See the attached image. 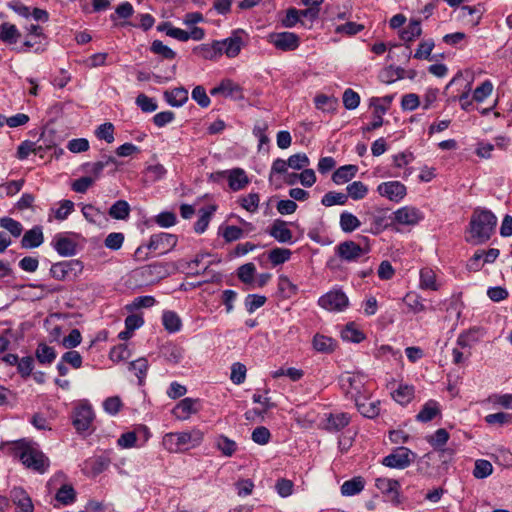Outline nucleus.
Segmentation results:
<instances>
[{
  "label": "nucleus",
  "mask_w": 512,
  "mask_h": 512,
  "mask_svg": "<svg viewBox=\"0 0 512 512\" xmlns=\"http://www.w3.org/2000/svg\"><path fill=\"white\" fill-rule=\"evenodd\" d=\"M497 225L496 216L489 210L476 209L470 219L466 241L482 244L490 239Z\"/></svg>",
  "instance_id": "nucleus-1"
},
{
  "label": "nucleus",
  "mask_w": 512,
  "mask_h": 512,
  "mask_svg": "<svg viewBox=\"0 0 512 512\" xmlns=\"http://www.w3.org/2000/svg\"><path fill=\"white\" fill-rule=\"evenodd\" d=\"M12 452L22 464L38 473H44L49 467V459L35 443L19 440L12 444Z\"/></svg>",
  "instance_id": "nucleus-2"
},
{
  "label": "nucleus",
  "mask_w": 512,
  "mask_h": 512,
  "mask_svg": "<svg viewBox=\"0 0 512 512\" xmlns=\"http://www.w3.org/2000/svg\"><path fill=\"white\" fill-rule=\"evenodd\" d=\"M204 439V433L197 428L183 432H170L164 435L163 447L171 453H178L198 447Z\"/></svg>",
  "instance_id": "nucleus-3"
},
{
  "label": "nucleus",
  "mask_w": 512,
  "mask_h": 512,
  "mask_svg": "<svg viewBox=\"0 0 512 512\" xmlns=\"http://www.w3.org/2000/svg\"><path fill=\"white\" fill-rule=\"evenodd\" d=\"M366 382L367 376L360 372H345L340 377L341 388L354 401L356 398L366 399V394H369Z\"/></svg>",
  "instance_id": "nucleus-4"
},
{
  "label": "nucleus",
  "mask_w": 512,
  "mask_h": 512,
  "mask_svg": "<svg viewBox=\"0 0 512 512\" xmlns=\"http://www.w3.org/2000/svg\"><path fill=\"white\" fill-rule=\"evenodd\" d=\"M363 243H356L352 240H346L338 244L335 248L336 255L345 262H357L363 256L370 252V244L367 237H361Z\"/></svg>",
  "instance_id": "nucleus-5"
},
{
  "label": "nucleus",
  "mask_w": 512,
  "mask_h": 512,
  "mask_svg": "<svg viewBox=\"0 0 512 512\" xmlns=\"http://www.w3.org/2000/svg\"><path fill=\"white\" fill-rule=\"evenodd\" d=\"M267 42L277 50L289 52L299 47L300 38L293 32H272L267 35Z\"/></svg>",
  "instance_id": "nucleus-6"
},
{
  "label": "nucleus",
  "mask_w": 512,
  "mask_h": 512,
  "mask_svg": "<svg viewBox=\"0 0 512 512\" xmlns=\"http://www.w3.org/2000/svg\"><path fill=\"white\" fill-rule=\"evenodd\" d=\"M318 304L325 310L341 312L348 307L349 299L342 290L334 289L322 295Z\"/></svg>",
  "instance_id": "nucleus-7"
},
{
  "label": "nucleus",
  "mask_w": 512,
  "mask_h": 512,
  "mask_svg": "<svg viewBox=\"0 0 512 512\" xmlns=\"http://www.w3.org/2000/svg\"><path fill=\"white\" fill-rule=\"evenodd\" d=\"M415 454L407 447H398L382 459V464L389 468L405 469L413 461Z\"/></svg>",
  "instance_id": "nucleus-8"
},
{
  "label": "nucleus",
  "mask_w": 512,
  "mask_h": 512,
  "mask_svg": "<svg viewBox=\"0 0 512 512\" xmlns=\"http://www.w3.org/2000/svg\"><path fill=\"white\" fill-rule=\"evenodd\" d=\"M246 38L247 34L244 30H234L230 37L219 41L222 54H225L229 58L238 56L245 44Z\"/></svg>",
  "instance_id": "nucleus-9"
},
{
  "label": "nucleus",
  "mask_w": 512,
  "mask_h": 512,
  "mask_svg": "<svg viewBox=\"0 0 512 512\" xmlns=\"http://www.w3.org/2000/svg\"><path fill=\"white\" fill-rule=\"evenodd\" d=\"M82 270L83 266L79 260H70L53 264L50 268V274L53 278L63 281L71 275L77 276Z\"/></svg>",
  "instance_id": "nucleus-10"
},
{
  "label": "nucleus",
  "mask_w": 512,
  "mask_h": 512,
  "mask_svg": "<svg viewBox=\"0 0 512 512\" xmlns=\"http://www.w3.org/2000/svg\"><path fill=\"white\" fill-rule=\"evenodd\" d=\"M201 401L196 398H184L173 408L172 414L176 419L187 420L201 410Z\"/></svg>",
  "instance_id": "nucleus-11"
},
{
  "label": "nucleus",
  "mask_w": 512,
  "mask_h": 512,
  "mask_svg": "<svg viewBox=\"0 0 512 512\" xmlns=\"http://www.w3.org/2000/svg\"><path fill=\"white\" fill-rule=\"evenodd\" d=\"M377 192L390 201L400 202L406 196L407 189L400 181H388L379 184Z\"/></svg>",
  "instance_id": "nucleus-12"
},
{
  "label": "nucleus",
  "mask_w": 512,
  "mask_h": 512,
  "mask_svg": "<svg viewBox=\"0 0 512 512\" xmlns=\"http://www.w3.org/2000/svg\"><path fill=\"white\" fill-rule=\"evenodd\" d=\"M9 500L15 505V512H34L32 499L22 487H13L9 493Z\"/></svg>",
  "instance_id": "nucleus-13"
},
{
  "label": "nucleus",
  "mask_w": 512,
  "mask_h": 512,
  "mask_svg": "<svg viewBox=\"0 0 512 512\" xmlns=\"http://www.w3.org/2000/svg\"><path fill=\"white\" fill-rule=\"evenodd\" d=\"M94 419V413L90 405L80 404L73 413V425L78 432L87 431Z\"/></svg>",
  "instance_id": "nucleus-14"
},
{
  "label": "nucleus",
  "mask_w": 512,
  "mask_h": 512,
  "mask_svg": "<svg viewBox=\"0 0 512 512\" xmlns=\"http://www.w3.org/2000/svg\"><path fill=\"white\" fill-rule=\"evenodd\" d=\"M177 244V237L170 233H159L154 234L150 237L147 244V249L153 251H160V253H166L173 249Z\"/></svg>",
  "instance_id": "nucleus-15"
},
{
  "label": "nucleus",
  "mask_w": 512,
  "mask_h": 512,
  "mask_svg": "<svg viewBox=\"0 0 512 512\" xmlns=\"http://www.w3.org/2000/svg\"><path fill=\"white\" fill-rule=\"evenodd\" d=\"M393 215L396 223L406 226H414L424 218L423 213L413 206L401 207Z\"/></svg>",
  "instance_id": "nucleus-16"
},
{
  "label": "nucleus",
  "mask_w": 512,
  "mask_h": 512,
  "mask_svg": "<svg viewBox=\"0 0 512 512\" xmlns=\"http://www.w3.org/2000/svg\"><path fill=\"white\" fill-rule=\"evenodd\" d=\"M209 256L210 254L208 253H199L195 256L194 259L190 261H179V267L182 269V271L186 272L189 275H200L202 272L206 271L211 265L210 261H204L205 258Z\"/></svg>",
  "instance_id": "nucleus-17"
},
{
  "label": "nucleus",
  "mask_w": 512,
  "mask_h": 512,
  "mask_svg": "<svg viewBox=\"0 0 512 512\" xmlns=\"http://www.w3.org/2000/svg\"><path fill=\"white\" fill-rule=\"evenodd\" d=\"M139 274L149 282L158 281L170 274L168 264L163 262H154L139 269Z\"/></svg>",
  "instance_id": "nucleus-18"
},
{
  "label": "nucleus",
  "mask_w": 512,
  "mask_h": 512,
  "mask_svg": "<svg viewBox=\"0 0 512 512\" xmlns=\"http://www.w3.org/2000/svg\"><path fill=\"white\" fill-rule=\"evenodd\" d=\"M268 233L271 237H273L279 243H293V233L288 228V224L286 221L281 219H276L271 224Z\"/></svg>",
  "instance_id": "nucleus-19"
},
{
  "label": "nucleus",
  "mask_w": 512,
  "mask_h": 512,
  "mask_svg": "<svg viewBox=\"0 0 512 512\" xmlns=\"http://www.w3.org/2000/svg\"><path fill=\"white\" fill-rule=\"evenodd\" d=\"M376 488L387 495L394 503H399L400 483L395 479L379 477L375 479Z\"/></svg>",
  "instance_id": "nucleus-20"
},
{
  "label": "nucleus",
  "mask_w": 512,
  "mask_h": 512,
  "mask_svg": "<svg viewBox=\"0 0 512 512\" xmlns=\"http://www.w3.org/2000/svg\"><path fill=\"white\" fill-rule=\"evenodd\" d=\"M226 179L232 191H240L250 183V179L245 170L239 167L227 170Z\"/></svg>",
  "instance_id": "nucleus-21"
},
{
  "label": "nucleus",
  "mask_w": 512,
  "mask_h": 512,
  "mask_svg": "<svg viewBox=\"0 0 512 512\" xmlns=\"http://www.w3.org/2000/svg\"><path fill=\"white\" fill-rule=\"evenodd\" d=\"M193 54L204 60H217L222 55L219 40L194 47Z\"/></svg>",
  "instance_id": "nucleus-22"
},
{
  "label": "nucleus",
  "mask_w": 512,
  "mask_h": 512,
  "mask_svg": "<svg viewBox=\"0 0 512 512\" xmlns=\"http://www.w3.org/2000/svg\"><path fill=\"white\" fill-rule=\"evenodd\" d=\"M212 96L222 95L233 99H241L243 97L241 88L232 80H223L218 86L210 90Z\"/></svg>",
  "instance_id": "nucleus-23"
},
{
  "label": "nucleus",
  "mask_w": 512,
  "mask_h": 512,
  "mask_svg": "<svg viewBox=\"0 0 512 512\" xmlns=\"http://www.w3.org/2000/svg\"><path fill=\"white\" fill-rule=\"evenodd\" d=\"M358 411L367 418H374L380 413V401L378 400H370L368 398V394H366V399L364 398H356L354 401Z\"/></svg>",
  "instance_id": "nucleus-24"
},
{
  "label": "nucleus",
  "mask_w": 512,
  "mask_h": 512,
  "mask_svg": "<svg viewBox=\"0 0 512 512\" xmlns=\"http://www.w3.org/2000/svg\"><path fill=\"white\" fill-rule=\"evenodd\" d=\"M44 241L43 231L40 226H35L25 232L21 240L23 248L30 249L39 247Z\"/></svg>",
  "instance_id": "nucleus-25"
},
{
  "label": "nucleus",
  "mask_w": 512,
  "mask_h": 512,
  "mask_svg": "<svg viewBox=\"0 0 512 512\" xmlns=\"http://www.w3.org/2000/svg\"><path fill=\"white\" fill-rule=\"evenodd\" d=\"M164 99L172 107H181L188 101V91L178 87L164 92Z\"/></svg>",
  "instance_id": "nucleus-26"
},
{
  "label": "nucleus",
  "mask_w": 512,
  "mask_h": 512,
  "mask_svg": "<svg viewBox=\"0 0 512 512\" xmlns=\"http://www.w3.org/2000/svg\"><path fill=\"white\" fill-rule=\"evenodd\" d=\"M117 160L113 156L104 155L101 160L94 163L84 164L86 172L90 173L96 180L101 176L104 168L111 164H116Z\"/></svg>",
  "instance_id": "nucleus-27"
},
{
  "label": "nucleus",
  "mask_w": 512,
  "mask_h": 512,
  "mask_svg": "<svg viewBox=\"0 0 512 512\" xmlns=\"http://www.w3.org/2000/svg\"><path fill=\"white\" fill-rule=\"evenodd\" d=\"M53 247L59 255L64 257L73 256L76 253V243L65 236H57L53 241Z\"/></svg>",
  "instance_id": "nucleus-28"
},
{
  "label": "nucleus",
  "mask_w": 512,
  "mask_h": 512,
  "mask_svg": "<svg viewBox=\"0 0 512 512\" xmlns=\"http://www.w3.org/2000/svg\"><path fill=\"white\" fill-rule=\"evenodd\" d=\"M436 273L431 268L425 267L420 270V288L423 290L437 291L440 288L436 279Z\"/></svg>",
  "instance_id": "nucleus-29"
},
{
  "label": "nucleus",
  "mask_w": 512,
  "mask_h": 512,
  "mask_svg": "<svg viewBox=\"0 0 512 512\" xmlns=\"http://www.w3.org/2000/svg\"><path fill=\"white\" fill-rule=\"evenodd\" d=\"M449 439V433L446 429L440 428L435 431V433L427 438V441L431 446L435 449L441 450V456H444L446 453L452 455L451 450L442 449V447L447 443Z\"/></svg>",
  "instance_id": "nucleus-30"
},
{
  "label": "nucleus",
  "mask_w": 512,
  "mask_h": 512,
  "mask_svg": "<svg viewBox=\"0 0 512 512\" xmlns=\"http://www.w3.org/2000/svg\"><path fill=\"white\" fill-rule=\"evenodd\" d=\"M358 168L355 165H344L339 167L332 175V181L341 185L350 181L357 173Z\"/></svg>",
  "instance_id": "nucleus-31"
},
{
  "label": "nucleus",
  "mask_w": 512,
  "mask_h": 512,
  "mask_svg": "<svg viewBox=\"0 0 512 512\" xmlns=\"http://www.w3.org/2000/svg\"><path fill=\"white\" fill-rule=\"evenodd\" d=\"M350 422V416L344 412L331 413L327 417L326 428L330 431H339Z\"/></svg>",
  "instance_id": "nucleus-32"
},
{
  "label": "nucleus",
  "mask_w": 512,
  "mask_h": 512,
  "mask_svg": "<svg viewBox=\"0 0 512 512\" xmlns=\"http://www.w3.org/2000/svg\"><path fill=\"white\" fill-rule=\"evenodd\" d=\"M365 487V480L361 476L354 477L345 481L341 485V493L344 496H354L359 494Z\"/></svg>",
  "instance_id": "nucleus-33"
},
{
  "label": "nucleus",
  "mask_w": 512,
  "mask_h": 512,
  "mask_svg": "<svg viewBox=\"0 0 512 512\" xmlns=\"http://www.w3.org/2000/svg\"><path fill=\"white\" fill-rule=\"evenodd\" d=\"M339 225L343 232L352 233L360 227L361 222L351 212L344 211L340 214Z\"/></svg>",
  "instance_id": "nucleus-34"
},
{
  "label": "nucleus",
  "mask_w": 512,
  "mask_h": 512,
  "mask_svg": "<svg viewBox=\"0 0 512 512\" xmlns=\"http://www.w3.org/2000/svg\"><path fill=\"white\" fill-rule=\"evenodd\" d=\"M440 413L439 403L435 400L426 402L420 412L417 414V420L428 422L434 419Z\"/></svg>",
  "instance_id": "nucleus-35"
},
{
  "label": "nucleus",
  "mask_w": 512,
  "mask_h": 512,
  "mask_svg": "<svg viewBox=\"0 0 512 512\" xmlns=\"http://www.w3.org/2000/svg\"><path fill=\"white\" fill-rule=\"evenodd\" d=\"M393 399L401 405L408 404L414 397V387L400 384L392 393Z\"/></svg>",
  "instance_id": "nucleus-36"
},
{
  "label": "nucleus",
  "mask_w": 512,
  "mask_h": 512,
  "mask_svg": "<svg viewBox=\"0 0 512 512\" xmlns=\"http://www.w3.org/2000/svg\"><path fill=\"white\" fill-rule=\"evenodd\" d=\"M130 205L125 200L116 201L109 209V215L113 219L125 220L130 214Z\"/></svg>",
  "instance_id": "nucleus-37"
},
{
  "label": "nucleus",
  "mask_w": 512,
  "mask_h": 512,
  "mask_svg": "<svg viewBox=\"0 0 512 512\" xmlns=\"http://www.w3.org/2000/svg\"><path fill=\"white\" fill-rule=\"evenodd\" d=\"M21 34L14 24L5 22L1 25V40L7 44H15Z\"/></svg>",
  "instance_id": "nucleus-38"
},
{
  "label": "nucleus",
  "mask_w": 512,
  "mask_h": 512,
  "mask_svg": "<svg viewBox=\"0 0 512 512\" xmlns=\"http://www.w3.org/2000/svg\"><path fill=\"white\" fill-rule=\"evenodd\" d=\"M162 323L167 331L175 333L181 329L180 317L173 311H165L162 315Z\"/></svg>",
  "instance_id": "nucleus-39"
},
{
  "label": "nucleus",
  "mask_w": 512,
  "mask_h": 512,
  "mask_svg": "<svg viewBox=\"0 0 512 512\" xmlns=\"http://www.w3.org/2000/svg\"><path fill=\"white\" fill-rule=\"evenodd\" d=\"M422 33L421 23L418 20H411L409 24L401 31L400 37L405 42H411L418 38Z\"/></svg>",
  "instance_id": "nucleus-40"
},
{
  "label": "nucleus",
  "mask_w": 512,
  "mask_h": 512,
  "mask_svg": "<svg viewBox=\"0 0 512 512\" xmlns=\"http://www.w3.org/2000/svg\"><path fill=\"white\" fill-rule=\"evenodd\" d=\"M313 347L318 352L329 353L335 348V341L328 336L316 334L313 338Z\"/></svg>",
  "instance_id": "nucleus-41"
},
{
  "label": "nucleus",
  "mask_w": 512,
  "mask_h": 512,
  "mask_svg": "<svg viewBox=\"0 0 512 512\" xmlns=\"http://www.w3.org/2000/svg\"><path fill=\"white\" fill-rule=\"evenodd\" d=\"M36 358L41 364H50L56 358L54 348L45 343H40L36 349Z\"/></svg>",
  "instance_id": "nucleus-42"
},
{
  "label": "nucleus",
  "mask_w": 512,
  "mask_h": 512,
  "mask_svg": "<svg viewBox=\"0 0 512 512\" xmlns=\"http://www.w3.org/2000/svg\"><path fill=\"white\" fill-rule=\"evenodd\" d=\"M215 206H209L207 209L200 211V216L194 225V230L198 234H202L207 229L213 213L215 212Z\"/></svg>",
  "instance_id": "nucleus-43"
},
{
  "label": "nucleus",
  "mask_w": 512,
  "mask_h": 512,
  "mask_svg": "<svg viewBox=\"0 0 512 512\" xmlns=\"http://www.w3.org/2000/svg\"><path fill=\"white\" fill-rule=\"evenodd\" d=\"M215 445L217 449H219L222 452V454L226 457H231L237 450L236 442L224 435H220L217 437Z\"/></svg>",
  "instance_id": "nucleus-44"
},
{
  "label": "nucleus",
  "mask_w": 512,
  "mask_h": 512,
  "mask_svg": "<svg viewBox=\"0 0 512 512\" xmlns=\"http://www.w3.org/2000/svg\"><path fill=\"white\" fill-rule=\"evenodd\" d=\"M315 106L317 109L323 112H333L336 110L337 99L325 94H319L314 99Z\"/></svg>",
  "instance_id": "nucleus-45"
},
{
  "label": "nucleus",
  "mask_w": 512,
  "mask_h": 512,
  "mask_svg": "<svg viewBox=\"0 0 512 512\" xmlns=\"http://www.w3.org/2000/svg\"><path fill=\"white\" fill-rule=\"evenodd\" d=\"M291 254V251L287 248L276 247L269 251L268 259L274 266H277L287 262Z\"/></svg>",
  "instance_id": "nucleus-46"
},
{
  "label": "nucleus",
  "mask_w": 512,
  "mask_h": 512,
  "mask_svg": "<svg viewBox=\"0 0 512 512\" xmlns=\"http://www.w3.org/2000/svg\"><path fill=\"white\" fill-rule=\"evenodd\" d=\"M341 336L344 340L354 343H359L365 338L364 333L354 323L347 324L342 330Z\"/></svg>",
  "instance_id": "nucleus-47"
},
{
  "label": "nucleus",
  "mask_w": 512,
  "mask_h": 512,
  "mask_svg": "<svg viewBox=\"0 0 512 512\" xmlns=\"http://www.w3.org/2000/svg\"><path fill=\"white\" fill-rule=\"evenodd\" d=\"M347 196L353 200H361L366 197L368 187L361 181H354L347 186Z\"/></svg>",
  "instance_id": "nucleus-48"
},
{
  "label": "nucleus",
  "mask_w": 512,
  "mask_h": 512,
  "mask_svg": "<svg viewBox=\"0 0 512 512\" xmlns=\"http://www.w3.org/2000/svg\"><path fill=\"white\" fill-rule=\"evenodd\" d=\"M76 493L71 485L65 484L56 493V500L63 505H69L75 501Z\"/></svg>",
  "instance_id": "nucleus-49"
},
{
  "label": "nucleus",
  "mask_w": 512,
  "mask_h": 512,
  "mask_svg": "<svg viewBox=\"0 0 512 512\" xmlns=\"http://www.w3.org/2000/svg\"><path fill=\"white\" fill-rule=\"evenodd\" d=\"M347 200V194L330 191L322 197L321 203L326 207H330L333 205H344L346 204Z\"/></svg>",
  "instance_id": "nucleus-50"
},
{
  "label": "nucleus",
  "mask_w": 512,
  "mask_h": 512,
  "mask_svg": "<svg viewBox=\"0 0 512 512\" xmlns=\"http://www.w3.org/2000/svg\"><path fill=\"white\" fill-rule=\"evenodd\" d=\"M151 52L161 56L163 59L172 60L176 53L160 40H154L150 47Z\"/></svg>",
  "instance_id": "nucleus-51"
},
{
  "label": "nucleus",
  "mask_w": 512,
  "mask_h": 512,
  "mask_svg": "<svg viewBox=\"0 0 512 512\" xmlns=\"http://www.w3.org/2000/svg\"><path fill=\"white\" fill-rule=\"evenodd\" d=\"M493 466L492 464L484 459H478L475 462V467L473 470V476L477 479H484L492 474Z\"/></svg>",
  "instance_id": "nucleus-52"
},
{
  "label": "nucleus",
  "mask_w": 512,
  "mask_h": 512,
  "mask_svg": "<svg viewBox=\"0 0 512 512\" xmlns=\"http://www.w3.org/2000/svg\"><path fill=\"white\" fill-rule=\"evenodd\" d=\"M0 226L7 230L12 236L19 237L22 234L23 226L19 221L10 217L0 219Z\"/></svg>",
  "instance_id": "nucleus-53"
},
{
  "label": "nucleus",
  "mask_w": 512,
  "mask_h": 512,
  "mask_svg": "<svg viewBox=\"0 0 512 512\" xmlns=\"http://www.w3.org/2000/svg\"><path fill=\"white\" fill-rule=\"evenodd\" d=\"M95 135L99 140H104L109 144L114 142V125L111 122L101 124L95 130Z\"/></svg>",
  "instance_id": "nucleus-54"
},
{
  "label": "nucleus",
  "mask_w": 512,
  "mask_h": 512,
  "mask_svg": "<svg viewBox=\"0 0 512 512\" xmlns=\"http://www.w3.org/2000/svg\"><path fill=\"white\" fill-rule=\"evenodd\" d=\"M403 302L412 310L414 313L423 312L426 310L425 305L422 303L420 296L413 292H409L403 298Z\"/></svg>",
  "instance_id": "nucleus-55"
},
{
  "label": "nucleus",
  "mask_w": 512,
  "mask_h": 512,
  "mask_svg": "<svg viewBox=\"0 0 512 512\" xmlns=\"http://www.w3.org/2000/svg\"><path fill=\"white\" fill-rule=\"evenodd\" d=\"M393 100V96L387 95L381 98H372L371 106H373L375 113L383 116L389 109Z\"/></svg>",
  "instance_id": "nucleus-56"
},
{
  "label": "nucleus",
  "mask_w": 512,
  "mask_h": 512,
  "mask_svg": "<svg viewBox=\"0 0 512 512\" xmlns=\"http://www.w3.org/2000/svg\"><path fill=\"white\" fill-rule=\"evenodd\" d=\"M256 272V267L253 263H246L238 268V278L246 284H252Z\"/></svg>",
  "instance_id": "nucleus-57"
},
{
  "label": "nucleus",
  "mask_w": 512,
  "mask_h": 512,
  "mask_svg": "<svg viewBox=\"0 0 512 512\" xmlns=\"http://www.w3.org/2000/svg\"><path fill=\"white\" fill-rule=\"evenodd\" d=\"M287 164L289 168L300 170L309 166L310 160L305 153H297L287 159Z\"/></svg>",
  "instance_id": "nucleus-58"
},
{
  "label": "nucleus",
  "mask_w": 512,
  "mask_h": 512,
  "mask_svg": "<svg viewBox=\"0 0 512 512\" xmlns=\"http://www.w3.org/2000/svg\"><path fill=\"white\" fill-rule=\"evenodd\" d=\"M267 298L263 295L250 294L245 298V307L248 313L252 314L258 308L262 307Z\"/></svg>",
  "instance_id": "nucleus-59"
},
{
  "label": "nucleus",
  "mask_w": 512,
  "mask_h": 512,
  "mask_svg": "<svg viewBox=\"0 0 512 512\" xmlns=\"http://www.w3.org/2000/svg\"><path fill=\"white\" fill-rule=\"evenodd\" d=\"M342 99L344 107L348 110H354L360 104L359 94L350 88L344 91Z\"/></svg>",
  "instance_id": "nucleus-60"
},
{
  "label": "nucleus",
  "mask_w": 512,
  "mask_h": 512,
  "mask_svg": "<svg viewBox=\"0 0 512 512\" xmlns=\"http://www.w3.org/2000/svg\"><path fill=\"white\" fill-rule=\"evenodd\" d=\"M260 197L257 193H249L240 199L241 206L248 212L254 213L259 207Z\"/></svg>",
  "instance_id": "nucleus-61"
},
{
  "label": "nucleus",
  "mask_w": 512,
  "mask_h": 512,
  "mask_svg": "<svg viewBox=\"0 0 512 512\" xmlns=\"http://www.w3.org/2000/svg\"><path fill=\"white\" fill-rule=\"evenodd\" d=\"M166 360L170 363L177 364L183 358V349L176 345H168L163 350Z\"/></svg>",
  "instance_id": "nucleus-62"
},
{
  "label": "nucleus",
  "mask_w": 512,
  "mask_h": 512,
  "mask_svg": "<svg viewBox=\"0 0 512 512\" xmlns=\"http://www.w3.org/2000/svg\"><path fill=\"white\" fill-rule=\"evenodd\" d=\"M192 99L197 102V104L202 108H207L210 105V98L206 93V90L203 86H196L192 90Z\"/></svg>",
  "instance_id": "nucleus-63"
},
{
  "label": "nucleus",
  "mask_w": 512,
  "mask_h": 512,
  "mask_svg": "<svg viewBox=\"0 0 512 512\" xmlns=\"http://www.w3.org/2000/svg\"><path fill=\"white\" fill-rule=\"evenodd\" d=\"M166 174V169L161 164L150 165L146 168L145 175L149 181L155 182L162 179Z\"/></svg>",
  "instance_id": "nucleus-64"
}]
</instances>
